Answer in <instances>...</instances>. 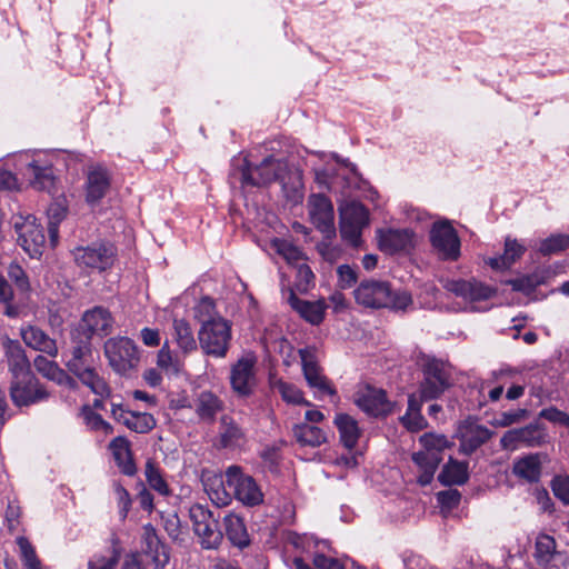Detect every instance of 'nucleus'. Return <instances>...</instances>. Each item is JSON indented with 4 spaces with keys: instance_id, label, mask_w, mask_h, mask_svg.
<instances>
[{
    "instance_id": "4",
    "label": "nucleus",
    "mask_w": 569,
    "mask_h": 569,
    "mask_svg": "<svg viewBox=\"0 0 569 569\" xmlns=\"http://www.w3.org/2000/svg\"><path fill=\"white\" fill-rule=\"evenodd\" d=\"M104 355L110 367L119 375H128L140 361L136 343L127 337L108 339L104 342Z\"/></svg>"
},
{
    "instance_id": "46",
    "label": "nucleus",
    "mask_w": 569,
    "mask_h": 569,
    "mask_svg": "<svg viewBox=\"0 0 569 569\" xmlns=\"http://www.w3.org/2000/svg\"><path fill=\"white\" fill-rule=\"evenodd\" d=\"M90 337L87 335L86 341H81L72 348V358L67 362L70 371H79L86 367L87 359L91 356Z\"/></svg>"
},
{
    "instance_id": "25",
    "label": "nucleus",
    "mask_w": 569,
    "mask_h": 569,
    "mask_svg": "<svg viewBox=\"0 0 569 569\" xmlns=\"http://www.w3.org/2000/svg\"><path fill=\"white\" fill-rule=\"evenodd\" d=\"M21 338L23 342L37 350L56 357L58 355V347L53 339H51L43 330L34 326H27L21 328Z\"/></svg>"
},
{
    "instance_id": "41",
    "label": "nucleus",
    "mask_w": 569,
    "mask_h": 569,
    "mask_svg": "<svg viewBox=\"0 0 569 569\" xmlns=\"http://www.w3.org/2000/svg\"><path fill=\"white\" fill-rule=\"evenodd\" d=\"M222 409V402L211 391H202L196 401V412L203 420H212Z\"/></svg>"
},
{
    "instance_id": "56",
    "label": "nucleus",
    "mask_w": 569,
    "mask_h": 569,
    "mask_svg": "<svg viewBox=\"0 0 569 569\" xmlns=\"http://www.w3.org/2000/svg\"><path fill=\"white\" fill-rule=\"evenodd\" d=\"M8 277L17 288L21 291H28L30 289V283L24 270L18 263H10L8 268Z\"/></svg>"
},
{
    "instance_id": "32",
    "label": "nucleus",
    "mask_w": 569,
    "mask_h": 569,
    "mask_svg": "<svg viewBox=\"0 0 569 569\" xmlns=\"http://www.w3.org/2000/svg\"><path fill=\"white\" fill-rule=\"evenodd\" d=\"M142 552L150 557L153 566L159 569L163 568L169 561V549L161 541L159 536H146L142 545Z\"/></svg>"
},
{
    "instance_id": "61",
    "label": "nucleus",
    "mask_w": 569,
    "mask_h": 569,
    "mask_svg": "<svg viewBox=\"0 0 569 569\" xmlns=\"http://www.w3.org/2000/svg\"><path fill=\"white\" fill-rule=\"evenodd\" d=\"M437 500L442 508L451 510L460 503L461 495L457 489H448L438 492Z\"/></svg>"
},
{
    "instance_id": "18",
    "label": "nucleus",
    "mask_w": 569,
    "mask_h": 569,
    "mask_svg": "<svg viewBox=\"0 0 569 569\" xmlns=\"http://www.w3.org/2000/svg\"><path fill=\"white\" fill-rule=\"evenodd\" d=\"M446 288L470 302L487 300L495 293L491 287L477 280H452L447 282Z\"/></svg>"
},
{
    "instance_id": "39",
    "label": "nucleus",
    "mask_w": 569,
    "mask_h": 569,
    "mask_svg": "<svg viewBox=\"0 0 569 569\" xmlns=\"http://www.w3.org/2000/svg\"><path fill=\"white\" fill-rule=\"evenodd\" d=\"M271 388L278 392L287 403L311 406V403L305 399L302 391L291 382H287L282 379H272Z\"/></svg>"
},
{
    "instance_id": "43",
    "label": "nucleus",
    "mask_w": 569,
    "mask_h": 569,
    "mask_svg": "<svg viewBox=\"0 0 569 569\" xmlns=\"http://www.w3.org/2000/svg\"><path fill=\"white\" fill-rule=\"evenodd\" d=\"M83 385L90 388V390L100 397L109 396L110 390L102 377H100L97 371L90 367H84L79 371L73 372Z\"/></svg>"
},
{
    "instance_id": "9",
    "label": "nucleus",
    "mask_w": 569,
    "mask_h": 569,
    "mask_svg": "<svg viewBox=\"0 0 569 569\" xmlns=\"http://www.w3.org/2000/svg\"><path fill=\"white\" fill-rule=\"evenodd\" d=\"M430 242L440 259L447 261L459 259L461 242L456 229L449 221H437L432 224Z\"/></svg>"
},
{
    "instance_id": "2",
    "label": "nucleus",
    "mask_w": 569,
    "mask_h": 569,
    "mask_svg": "<svg viewBox=\"0 0 569 569\" xmlns=\"http://www.w3.org/2000/svg\"><path fill=\"white\" fill-rule=\"evenodd\" d=\"M358 305L370 308H389L406 311L412 305V297L406 290L393 291L387 281L365 280L353 291Z\"/></svg>"
},
{
    "instance_id": "49",
    "label": "nucleus",
    "mask_w": 569,
    "mask_h": 569,
    "mask_svg": "<svg viewBox=\"0 0 569 569\" xmlns=\"http://www.w3.org/2000/svg\"><path fill=\"white\" fill-rule=\"evenodd\" d=\"M194 317L201 326L214 322L216 319H223L216 310L214 301L209 297H203L194 307Z\"/></svg>"
},
{
    "instance_id": "33",
    "label": "nucleus",
    "mask_w": 569,
    "mask_h": 569,
    "mask_svg": "<svg viewBox=\"0 0 569 569\" xmlns=\"http://www.w3.org/2000/svg\"><path fill=\"white\" fill-rule=\"evenodd\" d=\"M412 460L420 470L418 482L421 486L429 485L433 479L439 463L441 462L439 458L421 449L412 455Z\"/></svg>"
},
{
    "instance_id": "26",
    "label": "nucleus",
    "mask_w": 569,
    "mask_h": 569,
    "mask_svg": "<svg viewBox=\"0 0 569 569\" xmlns=\"http://www.w3.org/2000/svg\"><path fill=\"white\" fill-rule=\"evenodd\" d=\"M526 252V247L517 239L507 237L505 240V250L501 256L492 257L487 263L495 270L509 269Z\"/></svg>"
},
{
    "instance_id": "20",
    "label": "nucleus",
    "mask_w": 569,
    "mask_h": 569,
    "mask_svg": "<svg viewBox=\"0 0 569 569\" xmlns=\"http://www.w3.org/2000/svg\"><path fill=\"white\" fill-rule=\"evenodd\" d=\"M110 188V177L100 166L91 167L86 181V201L90 206L98 204Z\"/></svg>"
},
{
    "instance_id": "16",
    "label": "nucleus",
    "mask_w": 569,
    "mask_h": 569,
    "mask_svg": "<svg viewBox=\"0 0 569 569\" xmlns=\"http://www.w3.org/2000/svg\"><path fill=\"white\" fill-rule=\"evenodd\" d=\"M111 415L114 420L138 433H147L156 427V419L152 415L130 411L121 405L112 403Z\"/></svg>"
},
{
    "instance_id": "17",
    "label": "nucleus",
    "mask_w": 569,
    "mask_h": 569,
    "mask_svg": "<svg viewBox=\"0 0 569 569\" xmlns=\"http://www.w3.org/2000/svg\"><path fill=\"white\" fill-rule=\"evenodd\" d=\"M460 451L471 455L491 437V431L481 425L472 421L463 422L458 430Z\"/></svg>"
},
{
    "instance_id": "44",
    "label": "nucleus",
    "mask_w": 569,
    "mask_h": 569,
    "mask_svg": "<svg viewBox=\"0 0 569 569\" xmlns=\"http://www.w3.org/2000/svg\"><path fill=\"white\" fill-rule=\"evenodd\" d=\"M422 449L432 456H437L442 460V451L449 448L452 443L445 435L427 432L419 438Z\"/></svg>"
},
{
    "instance_id": "5",
    "label": "nucleus",
    "mask_w": 569,
    "mask_h": 569,
    "mask_svg": "<svg viewBox=\"0 0 569 569\" xmlns=\"http://www.w3.org/2000/svg\"><path fill=\"white\" fill-rule=\"evenodd\" d=\"M198 339L206 355L224 358L231 340V325L226 319H216L200 327Z\"/></svg>"
},
{
    "instance_id": "45",
    "label": "nucleus",
    "mask_w": 569,
    "mask_h": 569,
    "mask_svg": "<svg viewBox=\"0 0 569 569\" xmlns=\"http://www.w3.org/2000/svg\"><path fill=\"white\" fill-rule=\"evenodd\" d=\"M272 249L281 256L290 266H297L303 261V253L301 250L293 246L290 241L284 239H274L271 242Z\"/></svg>"
},
{
    "instance_id": "3",
    "label": "nucleus",
    "mask_w": 569,
    "mask_h": 569,
    "mask_svg": "<svg viewBox=\"0 0 569 569\" xmlns=\"http://www.w3.org/2000/svg\"><path fill=\"white\" fill-rule=\"evenodd\" d=\"M340 234L351 246L361 243V233L369 224V211L358 201H345L339 206Z\"/></svg>"
},
{
    "instance_id": "10",
    "label": "nucleus",
    "mask_w": 569,
    "mask_h": 569,
    "mask_svg": "<svg viewBox=\"0 0 569 569\" xmlns=\"http://www.w3.org/2000/svg\"><path fill=\"white\" fill-rule=\"evenodd\" d=\"M10 397L16 407H29L50 397L46 387L30 372L23 378H12L10 383Z\"/></svg>"
},
{
    "instance_id": "35",
    "label": "nucleus",
    "mask_w": 569,
    "mask_h": 569,
    "mask_svg": "<svg viewBox=\"0 0 569 569\" xmlns=\"http://www.w3.org/2000/svg\"><path fill=\"white\" fill-rule=\"evenodd\" d=\"M512 472L518 478L536 482L541 476V463L537 455H529L513 463Z\"/></svg>"
},
{
    "instance_id": "36",
    "label": "nucleus",
    "mask_w": 569,
    "mask_h": 569,
    "mask_svg": "<svg viewBox=\"0 0 569 569\" xmlns=\"http://www.w3.org/2000/svg\"><path fill=\"white\" fill-rule=\"evenodd\" d=\"M293 436L301 446L319 447L327 441L326 432L319 427L298 423L293 427Z\"/></svg>"
},
{
    "instance_id": "6",
    "label": "nucleus",
    "mask_w": 569,
    "mask_h": 569,
    "mask_svg": "<svg viewBox=\"0 0 569 569\" xmlns=\"http://www.w3.org/2000/svg\"><path fill=\"white\" fill-rule=\"evenodd\" d=\"M13 227L18 234V243L31 257L40 258L42 256L46 237L43 229L37 222L32 214L19 213L13 217Z\"/></svg>"
},
{
    "instance_id": "51",
    "label": "nucleus",
    "mask_w": 569,
    "mask_h": 569,
    "mask_svg": "<svg viewBox=\"0 0 569 569\" xmlns=\"http://www.w3.org/2000/svg\"><path fill=\"white\" fill-rule=\"evenodd\" d=\"M221 442L224 447L238 445L243 433L241 429L228 417H223L221 420Z\"/></svg>"
},
{
    "instance_id": "60",
    "label": "nucleus",
    "mask_w": 569,
    "mask_h": 569,
    "mask_svg": "<svg viewBox=\"0 0 569 569\" xmlns=\"http://www.w3.org/2000/svg\"><path fill=\"white\" fill-rule=\"evenodd\" d=\"M539 416L552 423L569 428V415L556 407H548L540 411Z\"/></svg>"
},
{
    "instance_id": "31",
    "label": "nucleus",
    "mask_w": 569,
    "mask_h": 569,
    "mask_svg": "<svg viewBox=\"0 0 569 569\" xmlns=\"http://www.w3.org/2000/svg\"><path fill=\"white\" fill-rule=\"evenodd\" d=\"M30 184L37 190L51 192L54 187V176L52 168L49 166H40L33 160L27 164Z\"/></svg>"
},
{
    "instance_id": "29",
    "label": "nucleus",
    "mask_w": 569,
    "mask_h": 569,
    "mask_svg": "<svg viewBox=\"0 0 569 569\" xmlns=\"http://www.w3.org/2000/svg\"><path fill=\"white\" fill-rule=\"evenodd\" d=\"M33 366L42 377L58 385L72 387L74 383L73 379L70 378L57 362L43 356H37L33 360Z\"/></svg>"
},
{
    "instance_id": "42",
    "label": "nucleus",
    "mask_w": 569,
    "mask_h": 569,
    "mask_svg": "<svg viewBox=\"0 0 569 569\" xmlns=\"http://www.w3.org/2000/svg\"><path fill=\"white\" fill-rule=\"evenodd\" d=\"M173 330L176 342L183 353H190L197 349L192 329L184 319H174Z\"/></svg>"
},
{
    "instance_id": "50",
    "label": "nucleus",
    "mask_w": 569,
    "mask_h": 569,
    "mask_svg": "<svg viewBox=\"0 0 569 569\" xmlns=\"http://www.w3.org/2000/svg\"><path fill=\"white\" fill-rule=\"evenodd\" d=\"M569 248V234H551L541 240L539 252L543 256L555 254Z\"/></svg>"
},
{
    "instance_id": "19",
    "label": "nucleus",
    "mask_w": 569,
    "mask_h": 569,
    "mask_svg": "<svg viewBox=\"0 0 569 569\" xmlns=\"http://www.w3.org/2000/svg\"><path fill=\"white\" fill-rule=\"evenodd\" d=\"M112 326L113 318L110 311L100 306L87 310L81 318V328L89 336H107L111 332Z\"/></svg>"
},
{
    "instance_id": "62",
    "label": "nucleus",
    "mask_w": 569,
    "mask_h": 569,
    "mask_svg": "<svg viewBox=\"0 0 569 569\" xmlns=\"http://www.w3.org/2000/svg\"><path fill=\"white\" fill-rule=\"evenodd\" d=\"M113 491L116 495V499L118 502V507L122 517H126L131 508V498L127 489H124L120 483H113Z\"/></svg>"
},
{
    "instance_id": "30",
    "label": "nucleus",
    "mask_w": 569,
    "mask_h": 569,
    "mask_svg": "<svg viewBox=\"0 0 569 569\" xmlns=\"http://www.w3.org/2000/svg\"><path fill=\"white\" fill-rule=\"evenodd\" d=\"M121 556L117 540L103 550L94 552L88 560L87 569H116Z\"/></svg>"
},
{
    "instance_id": "59",
    "label": "nucleus",
    "mask_w": 569,
    "mask_h": 569,
    "mask_svg": "<svg viewBox=\"0 0 569 569\" xmlns=\"http://www.w3.org/2000/svg\"><path fill=\"white\" fill-rule=\"evenodd\" d=\"M553 495L565 505H569V477L557 476L551 480Z\"/></svg>"
},
{
    "instance_id": "15",
    "label": "nucleus",
    "mask_w": 569,
    "mask_h": 569,
    "mask_svg": "<svg viewBox=\"0 0 569 569\" xmlns=\"http://www.w3.org/2000/svg\"><path fill=\"white\" fill-rule=\"evenodd\" d=\"M377 237L379 248L390 254L408 251L413 247V232L409 229H380Z\"/></svg>"
},
{
    "instance_id": "40",
    "label": "nucleus",
    "mask_w": 569,
    "mask_h": 569,
    "mask_svg": "<svg viewBox=\"0 0 569 569\" xmlns=\"http://www.w3.org/2000/svg\"><path fill=\"white\" fill-rule=\"evenodd\" d=\"M18 556L24 569H44L33 543L26 537L17 539Z\"/></svg>"
},
{
    "instance_id": "8",
    "label": "nucleus",
    "mask_w": 569,
    "mask_h": 569,
    "mask_svg": "<svg viewBox=\"0 0 569 569\" xmlns=\"http://www.w3.org/2000/svg\"><path fill=\"white\" fill-rule=\"evenodd\" d=\"M423 380L420 385L421 400H432L445 392L450 386V372L447 366L428 358L422 365Z\"/></svg>"
},
{
    "instance_id": "12",
    "label": "nucleus",
    "mask_w": 569,
    "mask_h": 569,
    "mask_svg": "<svg viewBox=\"0 0 569 569\" xmlns=\"http://www.w3.org/2000/svg\"><path fill=\"white\" fill-rule=\"evenodd\" d=\"M299 356L305 379L308 386L313 389L315 395L319 397L333 396L336 390L318 365L316 349L310 347L300 349Z\"/></svg>"
},
{
    "instance_id": "7",
    "label": "nucleus",
    "mask_w": 569,
    "mask_h": 569,
    "mask_svg": "<svg viewBox=\"0 0 569 569\" xmlns=\"http://www.w3.org/2000/svg\"><path fill=\"white\" fill-rule=\"evenodd\" d=\"M72 256L80 269L101 272L113 264L116 251L111 244L99 242L78 247L72 251Z\"/></svg>"
},
{
    "instance_id": "54",
    "label": "nucleus",
    "mask_w": 569,
    "mask_h": 569,
    "mask_svg": "<svg viewBox=\"0 0 569 569\" xmlns=\"http://www.w3.org/2000/svg\"><path fill=\"white\" fill-rule=\"evenodd\" d=\"M157 365L167 373H176L179 370L178 361L173 358L167 343H164L158 352Z\"/></svg>"
},
{
    "instance_id": "64",
    "label": "nucleus",
    "mask_w": 569,
    "mask_h": 569,
    "mask_svg": "<svg viewBox=\"0 0 569 569\" xmlns=\"http://www.w3.org/2000/svg\"><path fill=\"white\" fill-rule=\"evenodd\" d=\"M313 565L317 569H345L343 565L338 559L323 553L315 555Z\"/></svg>"
},
{
    "instance_id": "37",
    "label": "nucleus",
    "mask_w": 569,
    "mask_h": 569,
    "mask_svg": "<svg viewBox=\"0 0 569 569\" xmlns=\"http://www.w3.org/2000/svg\"><path fill=\"white\" fill-rule=\"evenodd\" d=\"M468 480V463L452 458L443 466L439 481L443 485H463Z\"/></svg>"
},
{
    "instance_id": "23",
    "label": "nucleus",
    "mask_w": 569,
    "mask_h": 569,
    "mask_svg": "<svg viewBox=\"0 0 569 569\" xmlns=\"http://www.w3.org/2000/svg\"><path fill=\"white\" fill-rule=\"evenodd\" d=\"M202 485L212 502L218 506H227L231 501V489L228 488L227 479L221 475L206 471L202 473Z\"/></svg>"
},
{
    "instance_id": "24",
    "label": "nucleus",
    "mask_w": 569,
    "mask_h": 569,
    "mask_svg": "<svg viewBox=\"0 0 569 569\" xmlns=\"http://www.w3.org/2000/svg\"><path fill=\"white\" fill-rule=\"evenodd\" d=\"M288 303L301 318L311 325H319L323 320L326 305L321 300H303L298 298L292 290H289Z\"/></svg>"
},
{
    "instance_id": "38",
    "label": "nucleus",
    "mask_w": 569,
    "mask_h": 569,
    "mask_svg": "<svg viewBox=\"0 0 569 569\" xmlns=\"http://www.w3.org/2000/svg\"><path fill=\"white\" fill-rule=\"evenodd\" d=\"M536 431L533 426L509 430L501 437L500 446L505 450H516L520 443L531 446V439Z\"/></svg>"
},
{
    "instance_id": "48",
    "label": "nucleus",
    "mask_w": 569,
    "mask_h": 569,
    "mask_svg": "<svg viewBox=\"0 0 569 569\" xmlns=\"http://www.w3.org/2000/svg\"><path fill=\"white\" fill-rule=\"evenodd\" d=\"M81 416L86 426L91 431L100 432L103 436H108L113 432L112 426L103 420V418L99 413L94 412L90 407H83Z\"/></svg>"
},
{
    "instance_id": "28",
    "label": "nucleus",
    "mask_w": 569,
    "mask_h": 569,
    "mask_svg": "<svg viewBox=\"0 0 569 569\" xmlns=\"http://www.w3.org/2000/svg\"><path fill=\"white\" fill-rule=\"evenodd\" d=\"M110 450L120 470L127 476H133L137 468L132 459L129 441L123 437H117L110 442Z\"/></svg>"
},
{
    "instance_id": "47",
    "label": "nucleus",
    "mask_w": 569,
    "mask_h": 569,
    "mask_svg": "<svg viewBox=\"0 0 569 569\" xmlns=\"http://www.w3.org/2000/svg\"><path fill=\"white\" fill-rule=\"evenodd\" d=\"M144 475H146L148 485L153 490H156L157 492H159L162 496L170 495L169 486H168L167 481L163 479V477L160 472V469L153 461L148 460L146 462Z\"/></svg>"
},
{
    "instance_id": "21",
    "label": "nucleus",
    "mask_w": 569,
    "mask_h": 569,
    "mask_svg": "<svg viewBox=\"0 0 569 569\" xmlns=\"http://www.w3.org/2000/svg\"><path fill=\"white\" fill-rule=\"evenodd\" d=\"M8 369L12 378H23L30 372V362L19 341L4 338L2 341Z\"/></svg>"
},
{
    "instance_id": "55",
    "label": "nucleus",
    "mask_w": 569,
    "mask_h": 569,
    "mask_svg": "<svg viewBox=\"0 0 569 569\" xmlns=\"http://www.w3.org/2000/svg\"><path fill=\"white\" fill-rule=\"evenodd\" d=\"M21 509L17 501H9L4 513V520L9 531L21 529L20 522Z\"/></svg>"
},
{
    "instance_id": "27",
    "label": "nucleus",
    "mask_w": 569,
    "mask_h": 569,
    "mask_svg": "<svg viewBox=\"0 0 569 569\" xmlns=\"http://www.w3.org/2000/svg\"><path fill=\"white\" fill-rule=\"evenodd\" d=\"M333 422L339 431L341 443L347 449H353L361 435L357 420L347 413H337Z\"/></svg>"
},
{
    "instance_id": "14",
    "label": "nucleus",
    "mask_w": 569,
    "mask_h": 569,
    "mask_svg": "<svg viewBox=\"0 0 569 569\" xmlns=\"http://www.w3.org/2000/svg\"><path fill=\"white\" fill-rule=\"evenodd\" d=\"M309 216L316 228L331 236L335 232V213L331 201L323 194H312L308 201Z\"/></svg>"
},
{
    "instance_id": "11",
    "label": "nucleus",
    "mask_w": 569,
    "mask_h": 569,
    "mask_svg": "<svg viewBox=\"0 0 569 569\" xmlns=\"http://www.w3.org/2000/svg\"><path fill=\"white\" fill-rule=\"evenodd\" d=\"M227 485L232 496L246 506H257L262 502L263 493L254 479L244 475L237 466L226 470Z\"/></svg>"
},
{
    "instance_id": "52",
    "label": "nucleus",
    "mask_w": 569,
    "mask_h": 569,
    "mask_svg": "<svg viewBox=\"0 0 569 569\" xmlns=\"http://www.w3.org/2000/svg\"><path fill=\"white\" fill-rule=\"evenodd\" d=\"M556 548L553 536H538L536 541V557L538 561L549 562L556 552Z\"/></svg>"
},
{
    "instance_id": "13",
    "label": "nucleus",
    "mask_w": 569,
    "mask_h": 569,
    "mask_svg": "<svg viewBox=\"0 0 569 569\" xmlns=\"http://www.w3.org/2000/svg\"><path fill=\"white\" fill-rule=\"evenodd\" d=\"M256 363L253 355H246L231 367L230 383L237 395L247 397L252 393L257 385Z\"/></svg>"
},
{
    "instance_id": "58",
    "label": "nucleus",
    "mask_w": 569,
    "mask_h": 569,
    "mask_svg": "<svg viewBox=\"0 0 569 569\" xmlns=\"http://www.w3.org/2000/svg\"><path fill=\"white\" fill-rule=\"evenodd\" d=\"M338 284L341 289L351 288L358 279L357 271L348 264H341L337 268Z\"/></svg>"
},
{
    "instance_id": "57",
    "label": "nucleus",
    "mask_w": 569,
    "mask_h": 569,
    "mask_svg": "<svg viewBox=\"0 0 569 569\" xmlns=\"http://www.w3.org/2000/svg\"><path fill=\"white\" fill-rule=\"evenodd\" d=\"M528 415L526 409H517L507 412H502L493 422V426L505 428L513 423L520 422Z\"/></svg>"
},
{
    "instance_id": "1",
    "label": "nucleus",
    "mask_w": 569,
    "mask_h": 569,
    "mask_svg": "<svg viewBox=\"0 0 569 569\" xmlns=\"http://www.w3.org/2000/svg\"><path fill=\"white\" fill-rule=\"evenodd\" d=\"M273 181H280L287 198L301 199V174L298 170H289L284 161L273 157L266 158L259 166L251 167L246 159L241 168L243 186L262 187Z\"/></svg>"
},
{
    "instance_id": "34",
    "label": "nucleus",
    "mask_w": 569,
    "mask_h": 569,
    "mask_svg": "<svg viewBox=\"0 0 569 569\" xmlns=\"http://www.w3.org/2000/svg\"><path fill=\"white\" fill-rule=\"evenodd\" d=\"M421 398L418 399L415 395H410L408 398V409L405 416L400 418V421L407 430L416 432L427 427V420L421 415Z\"/></svg>"
},
{
    "instance_id": "63",
    "label": "nucleus",
    "mask_w": 569,
    "mask_h": 569,
    "mask_svg": "<svg viewBox=\"0 0 569 569\" xmlns=\"http://www.w3.org/2000/svg\"><path fill=\"white\" fill-rule=\"evenodd\" d=\"M540 283L537 276H525L510 281L512 289L516 291H522L526 293L531 292Z\"/></svg>"
},
{
    "instance_id": "22",
    "label": "nucleus",
    "mask_w": 569,
    "mask_h": 569,
    "mask_svg": "<svg viewBox=\"0 0 569 569\" xmlns=\"http://www.w3.org/2000/svg\"><path fill=\"white\" fill-rule=\"evenodd\" d=\"M356 403L362 411L373 417L386 416L392 408L383 390L371 388L361 392L357 397Z\"/></svg>"
},
{
    "instance_id": "53",
    "label": "nucleus",
    "mask_w": 569,
    "mask_h": 569,
    "mask_svg": "<svg viewBox=\"0 0 569 569\" xmlns=\"http://www.w3.org/2000/svg\"><path fill=\"white\" fill-rule=\"evenodd\" d=\"M68 203L66 198H57L47 209L48 223L60 224L67 217Z\"/></svg>"
}]
</instances>
